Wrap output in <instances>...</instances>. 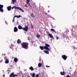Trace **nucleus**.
Segmentation results:
<instances>
[{
    "mask_svg": "<svg viewBox=\"0 0 77 77\" xmlns=\"http://www.w3.org/2000/svg\"><path fill=\"white\" fill-rule=\"evenodd\" d=\"M45 46H44V47L40 46V48L42 50H43L44 48L45 50H48V51H50V49L48 48L50 47V45L48 44H45Z\"/></svg>",
    "mask_w": 77,
    "mask_h": 77,
    "instance_id": "f257e3e1",
    "label": "nucleus"
},
{
    "mask_svg": "<svg viewBox=\"0 0 77 77\" xmlns=\"http://www.w3.org/2000/svg\"><path fill=\"white\" fill-rule=\"evenodd\" d=\"M22 48H23L25 49H27L28 48V45L29 44L27 43L23 42L21 43Z\"/></svg>",
    "mask_w": 77,
    "mask_h": 77,
    "instance_id": "f03ea898",
    "label": "nucleus"
},
{
    "mask_svg": "<svg viewBox=\"0 0 77 77\" xmlns=\"http://www.w3.org/2000/svg\"><path fill=\"white\" fill-rule=\"evenodd\" d=\"M14 72L12 73L10 75V77H14L17 76V74H14Z\"/></svg>",
    "mask_w": 77,
    "mask_h": 77,
    "instance_id": "7ed1b4c3",
    "label": "nucleus"
},
{
    "mask_svg": "<svg viewBox=\"0 0 77 77\" xmlns=\"http://www.w3.org/2000/svg\"><path fill=\"white\" fill-rule=\"evenodd\" d=\"M23 30L24 31H25L26 32H27V30L29 29V27L27 26H26L25 28H22Z\"/></svg>",
    "mask_w": 77,
    "mask_h": 77,
    "instance_id": "20e7f679",
    "label": "nucleus"
},
{
    "mask_svg": "<svg viewBox=\"0 0 77 77\" xmlns=\"http://www.w3.org/2000/svg\"><path fill=\"white\" fill-rule=\"evenodd\" d=\"M14 32H18V28L16 27H15L14 28Z\"/></svg>",
    "mask_w": 77,
    "mask_h": 77,
    "instance_id": "39448f33",
    "label": "nucleus"
},
{
    "mask_svg": "<svg viewBox=\"0 0 77 77\" xmlns=\"http://www.w3.org/2000/svg\"><path fill=\"white\" fill-rule=\"evenodd\" d=\"M62 57L63 59H64V60H65L67 59V57L66 56V55H62Z\"/></svg>",
    "mask_w": 77,
    "mask_h": 77,
    "instance_id": "423d86ee",
    "label": "nucleus"
},
{
    "mask_svg": "<svg viewBox=\"0 0 77 77\" xmlns=\"http://www.w3.org/2000/svg\"><path fill=\"white\" fill-rule=\"evenodd\" d=\"M7 8L8 11H11V6H9L7 7Z\"/></svg>",
    "mask_w": 77,
    "mask_h": 77,
    "instance_id": "0eeeda50",
    "label": "nucleus"
},
{
    "mask_svg": "<svg viewBox=\"0 0 77 77\" xmlns=\"http://www.w3.org/2000/svg\"><path fill=\"white\" fill-rule=\"evenodd\" d=\"M17 9H19V10H20V11H22V12H24V10H23L20 7H18V8H17Z\"/></svg>",
    "mask_w": 77,
    "mask_h": 77,
    "instance_id": "6e6552de",
    "label": "nucleus"
},
{
    "mask_svg": "<svg viewBox=\"0 0 77 77\" xmlns=\"http://www.w3.org/2000/svg\"><path fill=\"white\" fill-rule=\"evenodd\" d=\"M48 35L51 38H52V39H54V37H53V36L50 33H49L48 34Z\"/></svg>",
    "mask_w": 77,
    "mask_h": 77,
    "instance_id": "1a4fd4ad",
    "label": "nucleus"
},
{
    "mask_svg": "<svg viewBox=\"0 0 77 77\" xmlns=\"http://www.w3.org/2000/svg\"><path fill=\"white\" fill-rule=\"evenodd\" d=\"M31 76H32V77H35V73H33L30 74Z\"/></svg>",
    "mask_w": 77,
    "mask_h": 77,
    "instance_id": "9d476101",
    "label": "nucleus"
},
{
    "mask_svg": "<svg viewBox=\"0 0 77 77\" xmlns=\"http://www.w3.org/2000/svg\"><path fill=\"white\" fill-rule=\"evenodd\" d=\"M29 2H30V0H26V3H27L28 5H30V4Z\"/></svg>",
    "mask_w": 77,
    "mask_h": 77,
    "instance_id": "9b49d317",
    "label": "nucleus"
},
{
    "mask_svg": "<svg viewBox=\"0 0 77 77\" xmlns=\"http://www.w3.org/2000/svg\"><path fill=\"white\" fill-rule=\"evenodd\" d=\"M43 51L45 53H46V54H49V51H48L47 50H44Z\"/></svg>",
    "mask_w": 77,
    "mask_h": 77,
    "instance_id": "f8f14e48",
    "label": "nucleus"
},
{
    "mask_svg": "<svg viewBox=\"0 0 77 77\" xmlns=\"http://www.w3.org/2000/svg\"><path fill=\"white\" fill-rule=\"evenodd\" d=\"M18 28L19 29H23V28L21 25H19L18 26Z\"/></svg>",
    "mask_w": 77,
    "mask_h": 77,
    "instance_id": "ddd939ff",
    "label": "nucleus"
},
{
    "mask_svg": "<svg viewBox=\"0 0 77 77\" xmlns=\"http://www.w3.org/2000/svg\"><path fill=\"white\" fill-rule=\"evenodd\" d=\"M29 69H30L31 71H33L34 70V69L32 66H31L29 68Z\"/></svg>",
    "mask_w": 77,
    "mask_h": 77,
    "instance_id": "4468645a",
    "label": "nucleus"
},
{
    "mask_svg": "<svg viewBox=\"0 0 77 77\" xmlns=\"http://www.w3.org/2000/svg\"><path fill=\"white\" fill-rule=\"evenodd\" d=\"M21 42V41L20 40V39H18L17 41V43L18 44H20Z\"/></svg>",
    "mask_w": 77,
    "mask_h": 77,
    "instance_id": "2eb2a0df",
    "label": "nucleus"
},
{
    "mask_svg": "<svg viewBox=\"0 0 77 77\" xmlns=\"http://www.w3.org/2000/svg\"><path fill=\"white\" fill-rule=\"evenodd\" d=\"M60 73L61 74V75H65V72H60Z\"/></svg>",
    "mask_w": 77,
    "mask_h": 77,
    "instance_id": "dca6fc26",
    "label": "nucleus"
},
{
    "mask_svg": "<svg viewBox=\"0 0 77 77\" xmlns=\"http://www.w3.org/2000/svg\"><path fill=\"white\" fill-rule=\"evenodd\" d=\"M13 4H15V3L17 1L16 0H11Z\"/></svg>",
    "mask_w": 77,
    "mask_h": 77,
    "instance_id": "f3484780",
    "label": "nucleus"
},
{
    "mask_svg": "<svg viewBox=\"0 0 77 77\" xmlns=\"http://www.w3.org/2000/svg\"><path fill=\"white\" fill-rule=\"evenodd\" d=\"M5 61V63H9V60H6Z\"/></svg>",
    "mask_w": 77,
    "mask_h": 77,
    "instance_id": "a211bd4d",
    "label": "nucleus"
},
{
    "mask_svg": "<svg viewBox=\"0 0 77 77\" xmlns=\"http://www.w3.org/2000/svg\"><path fill=\"white\" fill-rule=\"evenodd\" d=\"M72 69L71 68V67H70L69 69V71L70 72H71L72 71Z\"/></svg>",
    "mask_w": 77,
    "mask_h": 77,
    "instance_id": "6ab92c4d",
    "label": "nucleus"
},
{
    "mask_svg": "<svg viewBox=\"0 0 77 77\" xmlns=\"http://www.w3.org/2000/svg\"><path fill=\"white\" fill-rule=\"evenodd\" d=\"M38 66L39 68H40V67H41V66H42V64L41 63H39L38 64Z\"/></svg>",
    "mask_w": 77,
    "mask_h": 77,
    "instance_id": "aec40b11",
    "label": "nucleus"
},
{
    "mask_svg": "<svg viewBox=\"0 0 77 77\" xmlns=\"http://www.w3.org/2000/svg\"><path fill=\"white\" fill-rule=\"evenodd\" d=\"M22 17V16H21V15H19V16H16V17L17 18H18L21 17Z\"/></svg>",
    "mask_w": 77,
    "mask_h": 77,
    "instance_id": "412c9836",
    "label": "nucleus"
},
{
    "mask_svg": "<svg viewBox=\"0 0 77 77\" xmlns=\"http://www.w3.org/2000/svg\"><path fill=\"white\" fill-rule=\"evenodd\" d=\"M31 17L33 18H35V16H34V15H33V14H31Z\"/></svg>",
    "mask_w": 77,
    "mask_h": 77,
    "instance_id": "4be33fe9",
    "label": "nucleus"
},
{
    "mask_svg": "<svg viewBox=\"0 0 77 77\" xmlns=\"http://www.w3.org/2000/svg\"><path fill=\"white\" fill-rule=\"evenodd\" d=\"M18 7H16V6H14L12 8V9H13L14 8H15V9H18V8H18Z\"/></svg>",
    "mask_w": 77,
    "mask_h": 77,
    "instance_id": "5701e85b",
    "label": "nucleus"
},
{
    "mask_svg": "<svg viewBox=\"0 0 77 77\" xmlns=\"http://www.w3.org/2000/svg\"><path fill=\"white\" fill-rule=\"evenodd\" d=\"M51 30L52 31V32H54L55 33H56V31H55L54 29H51Z\"/></svg>",
    "mask_w": 77,
    "mask_h": 77,
    "instance_id": "b1692460",
    "label": "nucleus"
},
{
    "mask_svg": "<svg viewBox=\"0 0 77 77\" xmlns=\"http://www.w3.org/2000/svg\"><path fill=\"white\" fill-rule=\"evenodd\" d=\"M17 60H18V59L17 58H15L14 59V61L15 62H17Z\"/></svg>",
    "mask_w": 77,
    "mask_h": 77,
    "instance_id": "393cba45",
    "label": "nucleus"
},
{
    "mask_svg": "<svg viewBox=\"0 0 77 77\" xmlns=\"http://www.w3.org/2000/svg\"><path fill=\"white\" fill-rule=\"evenodd\" d=\"M0 11L1 12H3V8H0Z\"/></svg>",
    "mask_w": 77,
    "mask_h": 77,
    "instance_id": "a878e982",
    "label": "nucleus"
},
{
    "mask_svg": "<svg viewBox=\"0 0 77 77\" xmlns=\"http://www.w3.org/2000/svg\"><path fill=\"white\" fill-rule=\"evenodd\" d=\"M3 5H0V9H3Z\"/></svg>",
    "mask_w": 77,
    "mask_h": 77,
    "instance_id": "bb28decb",
    "label": "nucleus"
},
{
    "mask_svg": "<svg viewBox=\"0 0 77 77\" xmlns=\"http://www.w3.org/2000/svg\"><path fill=\"white\" fill-rule=\"evenodd\" d=\"M36 36L37 38H39V37H40V35H36Z\"/></svg>",
    "mask_w": 77,
    "mask_h": 77,
    "instance_id": "cd10ccee",
    "label": "nucleus"
},
{
    "mask_svg": "<svg viewBox=\"0 0 77 77\" xmlns=\"http://www.w3.org/2000/svg\"><path fill=\"white\" fill-rule=\"evenodd\" d=\"M4 59L5 60H7V57H4Z\"/></svg>",
    "mask_w": 77,
    "mask_h": 77,
    "instance_id": "c85d7f7f",
    "label": "nucleus"
},
{
    "mask_svg": "<svg viewBox=\"0 0 77 77\" xmlns=\"http://www.w3.org/2000/svg\"><path fill=\"white\" fill-rule=\"evenodd\" d=\"M38 76H39V75H38V74H37L36 76L35 77H38Z\"/></svg>",
    "mask_w": 77,
    "mask_h": 77,
    "instance_id": "c756f323",
    "label": "nucleus"
},
{
    "mask_svg": "<svg viewBox=\"0 0 77 77\" xmlns=\"http://www.w3.org/2000/svg\"><path fill=\"white\" fill-rule=\"evenodd\" d=\"M15 17H16V16H14V17H13V20H15Z\"/></svg>",
    "mask_w": 77,
    "mask_h": 77,
    "instance_id": "7c9ffc66",
    "label": "nucleus"
},
{
    "mask_svg": "<svg viewBox=\"0 0 77 77\" xmlns=\"http://www.w3.org/2000/svg\"><path fill=\"white\" fill-rule=\"evenodd\" d=\"M12 22L13 23L15 22V19H13Z\"/></svg>",
    "mask_w": 77,
    "mask_h": 77,
    "instance_id": "2f4dec72",
    "label": "nucleus"
},
{
    "mask_svg": "<svg viewBox=\"0 0 77 77\" xmlns=\"http://www.w3.org/2000/svg\"><path fill=\"white\" fill-rule=\"evenodd\" d=\"M56 39H59V37H58L57 36H56Z\"/></svg>",
    "mask_w": 77,
    "mask_h": 77,
    "instance_id": "473e14b6",
    "label": "nucleus"
},
{
    "mask_svg": "<svg viewBox=\"0 0 77 77\" xmlns=\"http://www.w3.org/2000/svg\"><path fill=\"white\" fill-rule=\"evenodd\" d=\"M31 27H32V28L33 29V26H32V25H31Z\"/></svg>",
    "mask_w": 77,
    "mask_h": 77,
    "instance_id": "72a5a7b5",
    "label": "nucleus"
},
{
    "mask_svg": "<svg viewBox=\"0 0 77 77\" xmlns=\"http://www.w3.org/2000/svg\"><path fill=\"white\" fill-rule=\"evenodd\" d=\"M2 61H3V60H0V63L2 62Z\"/></svg>",
    "mask_w": 77,
    "mask_h": 77,
    "instance_id": "f704fd0d",
    "label": "nucleus"
},
{
    "mask_svg": "<svg viewBox=\"0 0 77 77\" xmlns=\"http://www.w3.org/2000/svg\"><path fill=\"white\" fill-rule=\"evenodd\" d=\"M46 67H50V66H48L46 65Z\"/></svg>",
    "mask_w": 77,
    "mask_h": 77,
    "instance_id": "c9c22d12",
    "label": "nucleus"
},
{
    "mask_svg": "<svg viewBox=\"0 0 77 77\" xmlns=\"http://www.w3.org/2000/svg\"><path fill=\"white\" fill-rule=\"evenodd\" d=\"M25 7H27V5H25Z\"/></svg>",
    "mask_w": 77,
    "mask_h": 77,
    "instance_id": "e433bc0d",
    "label": "nucleus"
},
{
    "mask_svg": "<svg viewBox=\"0 0 77 77\" xmlns=\"http://www.w3.org/2000/svg\"><path fill=\"white\" fill-rule=\"evenodd\" d=\"M3 77H5V74H4L3 75Z\"/></svg>",
    "mask_w": 77,
    "mask_h": 77,
    "instance_id": "4c0bfd02",
    "label": "nucleus"
},
{
    "mask_svg": "<svg viewBox=\"0 0 77 77\" xmlns=\"http://www.w3.org/2000/svg\"><path fill=\"white\" fill-rule=\"evenodd\" d=\"M47 33H48V34H49V32H48Z\"/></svg>",
    "mask_w": 77,
    "mask_h": 77,
    "instance_id": "58836bf2",
    "label": "nucleus"
},
{
    "mask_svg": "<svg viewBox=\"0 0 77 77\" xmlns=\"http://www.w3.org/2000/svg\"><path fill=\"white\" fill-rule=\"evenodd\" d=\"M53 18V20H54V18Z\"/></svg>",
    "mask_w": 77,
    "mask_h": 77,
    "instance_id": "ea45409f",
    "label": "nucleus"
},
{
    "mask_svg": "<svg viewBox=\"0 0 77 77\" xmlns=\"http://www.w3.org/2000/svg\"><path fill=\"white\" fill-rule=\"evenodd\" d=\"M39 60H40V61H41V59H40Z\"/></svg>",
    "mask_w": 77,
    "mask_h": 77,
    "instance_id": "a19ab883",
    "label": "nucleus"
},
{
    "mask_svg": "<svg viewBox=\"0 0 77 77\" xmlns=\"http://www.w3.org/2000/svg\"><path fill=\"white\" fill-rule=\"evenodd\" d=\"M49 12V11H48V12Z\"/></svg>",
    "mask_w": 77,
    "mask_h": 77,
    "instance_id": "79ce46f5",
    "label": "nucleus"
},
{
    "mask_svg": "<svg viewBox=\"0 0 77 77\" xmlns=\"http://www.w3.org/2000/svg\"><path fill=\"white\" fill-rule=\"evenodd\" d=\"M28 77H30L29 76H28Z\"/></svg>",
    "mask_w": 77,
    "mask_h": 77,
    "instance_id": "37998d69",
    "label": "nucleus"
},
{
    "mask_svg": "<svg viewBox=\"0 0 77 77\" xmlns=\"http://www.w3.org/2000/svg\"><path fill=\"white\" fill-rule=\"evenodd\" d=\"M22 77H24V76H23Z\"/></svg>",
    "mask_w": 77,
    "mask_h": 77,
    "instance_id": "c03bdc74",
    "label": "nucleus"
}]
</instances>
